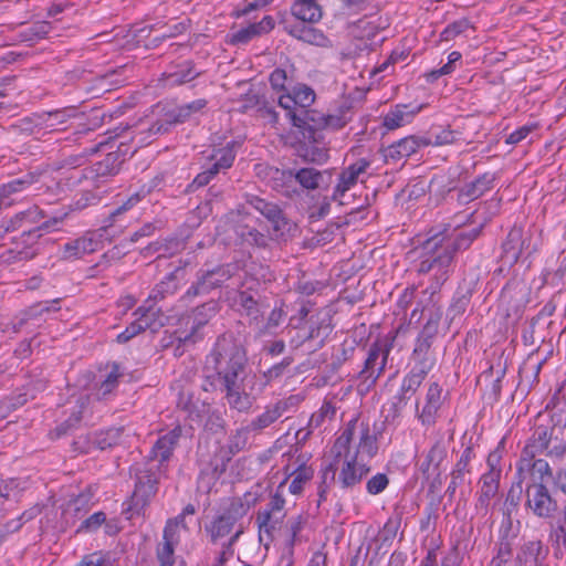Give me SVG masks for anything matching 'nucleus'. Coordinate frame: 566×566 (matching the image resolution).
Masks as SVG:
<instances>
[{"label": "nucleus", "instance_id": "46", "mask_svg": "<svg viewBox=\"0 0 566 566\" xmlns=\"http://www.w3.org/2000/svg\"><path fill=\"white\" fill-rule=\"evenodd\" d=\"M44 217V212L38 206H32L24 211L15 213L12 218L8 220L10 221V224L13 227V230L15 231L21 228H25L34 223H38Z\"/></svg>", "mask_w": 566, "mask_h": 566}, {"label": "nucleus", "instance_id": "58", "mask_svg": "<svg viewBox=\"0 0 566 566\" xmlns=\"http://www.w3.org/2000/svg\"><path fill=\"white\" fill-rule=\"evenodd\" d=\"M293 70L290 72L285 69L277 67L270 74V83L273 90L287 92V84L292 83Z\"/></svg>", "mask_w": 566, "mask_h": 566}, {"label": "nucleus", "instance_id": "31", "mask_svg": "<svg viewBox=\"0 0 566 566\" xmlns=\"http://www.w3.org/2000/svg\"><path fill=\"white\" fill-rule=\"evenodd\" d=\"M496 179L495 174L485 172L478 177L474 181L465 185L459 191V200L462 203H468L483 196L486 191L491 190Z\"/></svg>", "mask_w": 566, "mask_h": 566}, {"label": "nucleus", "instance_id": "45", "mask_svg": "<svg viewBox=\"0 0 566 566\" xmlns=\"http://www.w3.org/2000/svg\"><path fill=\"white\" fill-rule=\"evenodd\" d=\"M543 545L541 541L525 543L516 555V566H537Z\"/></svg>", "mask_w": 566, "mask_h": 566}, {"label": "nucleus", "instance_id": "55", "mask_svg": "<svg viewBox=\"0 0 566 566\" xmlns=\"http://www.w3.org/2000/svg\"><path fill=\"white\" fill-rule=\"evenodd\" d=\"M158 311H155L153 306H140L135 312L138 322H143V324H147V329L157 331L159 327L164 325V323L158 319L157 316Z\"/></svg>", "mask_w": 566, "mask_h": 566}, {"label": "nucleus", "instance_id": "57", "mask_svg": "<svg viewBox=\"0 0 566 566\" xmlns=\"http://www.w3.org/2000/svg\"><path fill=\"white\" fill-rule=\"evenodd\" d=\"M122 376L119 371V366L114 364L112 366V370L107 374L106 378L101 382L97 395L99 398H105L107 395L113 392V390L118 385V379Z\"/></svg>", "mask_w": 566, "mask_h": 566}, {"label": "nucleus", "instance_id": "6", "mask_svg": "<svg viewBox=\"0 0 566 566\" xmlns=\"http://www.w3.org/2000/svg\"><path fill=\"white\" fill-rule=\"evenodd\" d=\"M334 460L322 469V482H336L342 489H352L358 485L370 471L367 461L357 453L344 451L343 457L333 454Z\"/></svg>", "mask_w": 566, "mask_h": 566}, {"label": "nucleus", "instance_id": "37", "mask_svg": "<svg viewBox=\"0 0 566 566\" xmlns=\"http://www.w3.org/2000/svg\"><path fill=\"white\" fill-rule=\"evenodd\" d=\"M200 74L201 71L196 70L191 61H184L164 73V81L168 86H178L197 78Z\"/></svg>", "mask_w": 566, "mask_h": 566}, {"label": "nucleus", "instance_id": "2", "mask_svg": "<svg viewBox=\"0 0 566 566\" xmlns=\"http://www.w3.org/2000/svg\"><path fill=\"white\" fill-rule=\"evenodd\" d=\"M566 403L555 406L547 423H536L521 453L563 459L566 454Z\"/></svg>", "mask_w": 566, "mask_h": 566}, {"label": "nucleus", "instance_id": "51", "mask_svg": "<svg viewBox=\"0 0 566 566\" xmlns=\"http://www.w3.org/2000/svg\"><path fill=\"white\" fill-rule=\"evenodd\" d=\"M120 437L122 429L109 428L107 430L94 433L93 444L101 450H105L117 444L120 440Z\"/></svg>", "mask_w": 566, "mask_h": 566}, {"label": "nucleus", "instance_id": "52", "mask_svg": "<svg viewBox=\"0 0 566 566\" xmlns=\"http://www.w3.org/2000/svg\"><path fill=\"white\" fill-rule=\"evenodd\" d=\"M313 469L310 467H306L304 464L300 465L293 473H292V481L289 484V491L290 493L297 495L303 491V488L307 481H310L313 476Z\"/></svg>", "mask_w": 566, "mask_h": 566}, {"label": "nucleus", "instance_id": "23", "mask_svg": "<svg viewBox=\"0 0 566 566\" xmlns=\"http://www.w3.org/2000/svg\"><path fill=\"white\" fill-rule=\"evenodd\" d=\"M157 478L154 473L142 472L137 475L134 493L132 495V507L143 510L157 492Z\"/></svg>", "mask_w": 566, "mask_h": 566}, {"label": "nucleus", "instance_id": "9", "mask_svg": "<svg viewBox=\"0 0 566 566\" xmlns=\"http://www.w3.org/2000/svg\"><path fill=\"white\" fill-rule=\"evenodd\" d=\"M394 337L377 339L368 349L364 367L358 374V389L369 390L384 374L389 353L392 348Z\"/></svg>", "mask_w": 566, "mask_h": 566}, {"label": "nucleus", "instance_id": "62", "mask_svg": "<svg viewBox=\"0 0 566 566\" xmlns=\"http://www.w3.org/2000/svg\"><path fill=\"white\" fill-rule=\"evenodd\" d=\"M459 134L450 128H443L437 133H432V138H427L431 142L430 145L434 146H443L450 145L457 142Z\"/></svg>", "mask_w": 566, "mask_h": 566}, {"label": "nucleus", "instance_id": "13", "mask_svg": "<svg viewBox=\"0 0 566 566\" xmlns=\"http://www.w3.org/2000/svg\"><path fill=\"white\" fill-rule=\"evenodd\" d=\"M285 486L286 480H284L277 485L275 492L271 496V500L268 504V509L258 513L256 523L260 532L270 534L285 516Z\"/></svg>", "mask_w": 566, "mask_h": 566}, {"label": "nucleus", "instance_id": "61", "mask_svg": "<svg viewBox=\"0 0 566 566\" xmlns=\"http://www.w3.org/2000/svg\"><path fill=\"white\" fill-rule=\"evenodd\" d=\"M389 485V478L385 473H377L368 479L366 490L370 495H377L384 492Z\"/></svg>", "mask_w": 566, "mask_h": 566}, {"label": "nucleus", "instance_id": "40", "mask_svg": "<svg viewBox=\"0 0 566 566\" xmlns=\"http://www.w3.org/2000/svg\"><path fill=\"white\" fill-rule=\"evenodd\" d=\"M426 295H428V297L422 301L426 302L422 312L426 313L428 319L422 329H424L426 334L429 336L437 335L442 317V307L440 305L441 296L439 292L437 293V298L431 297V293H427Z\"/></svg>", "mask_w": 566, "mask_h": 566}, {"label": "nucleus", "instance_id": "34", "mask_svg": "<svg viewBox=\"0 0 566 566\" xmlns=\"http://www.w3.org/2000/svg\"><path fill=\"white\" fill-rule=\"evenodd\" d=\"M431 368L432 363L421 361L405 376L400 386L401 399L409 398L418 390Z\"/></svg>", "mask_w": 566, "mask_h": 566}, {"label": "nucleus", "instance_id": "39", "mask_svg": "<svg viewBox=\"0 0 566 566\" xmlns=\"http://www.w3.org/2000/svg\"><path fill=\"white\" fill-rule=\"evenodd\" d=\"M184 280V271L176 269L167 274L151 291L149 295L150 301H159L169 295H174L180 287Z\"/></svg>", "mask_w": 566, "mask_h": 566}, {"label": "nucleus", "instance_id": "5", "mask_svg": "<svg viewBox=\"0 0 566 566\" xmlns=\"http://www.w3.org/2000/svg\"><path fill=\"white\" fill-rule=\"evenodd\" d=\"M357 453L370 460L378 451L377 439L370 433L369 424L359 421L357 418L352 419L338 438L335 440L331 449V453L336 457H343V452Z\"/></svg>", "mask_w": 566, "mask_h": 566}, {"label": "nucleus", "instance_id": "49", "mask_svg": "<svg viewBox=\"0 0 566 566\" xmlns=\"http://www.w3.org/2000/svg\"><path fill=\"white\" fill-rule=\"evenodd\" d=\"M331 329L329 323L326 319H323L317 327H312L306 336L298 337L297 339L292 338L291 346L298 348L304 342L318 338L319 340L317 346L322 347Z\"/></svg>", "mask_w": 566, "mask_h": 566}, {"label": "nucleus", "instance_id": "25", "mask_svg": "<svg viewBox=\"0 0 566 566\" xmlns=\"http://www.w3.org/2000/svg\"><path fill=\"white\" fill-rule=\"evenodd\" d=\"M282 177L289 181H296L303 190L313 191L324 182V172L314 167L287 169L282 171Z\"/></svg>", "mask_w": 566, "mask_h": 566}, {"label": "nucleus", "instance_id": "28", "mask_svg": "<svg viewBox=\"0 0 566 566\" xmlns=\"http://www.w3.org/2000/svg\"><path fill=\"white\" fill-rule=\"evenodd\" d=\"M33 177L13 179L0 186V211L9 208L21 200L22 192L27 191L33 184Z\"/></svg>", "mask_w": 566, "mask_h": 566}, {"label": "nucleus", "instance_id": "38", "mask_svg": "<svg viewBox=\"0 0 566 566\" xmlns=\"http://www.w3.org/2000/svg\"><path fill=\"white\" fill-rule=\"evenodd\" d=\"M235 305L238 306L241 315L250 318V322L258 323L263 316L265 305L255 298L251 293L247 291L239 292L235 298Z\"/></svg>", "mask_w": 566, "mask_h": 566}, {"label": "nucleus", "instance_id": "24", "mask_svg": "<svg viewBox=\"0 0 566 566\" xmlns=\"http://www.w3.org/2000/svg\"><path fill=\"white\" fill-rule=\"evenodd\" d=\"M77 116L78 111L74 106L54 109L36 115V126L50 132L64 130L67 122Z\"/></svg>", "mask_w": 566, "mask_h": 566}, {"label": "nucleus", "instance_id": "4", "mask_svg": "<svg viewBox=\"0 0 566 566\" xmlns=\"http://www.w3.org/2000/svg\"><path fill=\"white\" fill-rule=\"evenodd\" d=\"M255 501V495L250 492L245 493L243 497L233 499L229 506L207 525L206 531L211 542L226 541L223 544L231 548L243 533L244 527L241 521Z\"/></svg>", "mask_w": 566, "mask_h": 566}, {"label": "nucleus", "instance_id": "20", "mask_svg": "<svg viewBox=\"0 0 566 566\" xmlns=\"http://www.w3.org/2000/svg\"><path fill=\"white\" fill-rule=\"evenodd\" d=\"M480 489L476 493L474 504L475 514L485 517L492 509V500L497 495L500 480H496V473L482 474L480 479Z\"/></svg>", "mask_w": 566, "mask_h": 566}, {"label": "nucleus", "instance_id": "7", "mask_svg": "<svg viewBox=\"0 0 566 566\" xmlns=\"http://www.w3.org/2000/svg\"><path fill=\"white\" fill-rule=\"evenodd\" d=\"M119 156L116 153H109L105 158L90 167L69 170L64 178L67 188L80 187L83 191H90L99 188L109 177L118 174L120 169Z\"/></svg>", "mask_w": 566, "mask_h": 566}, {"label": "nucleus", "instance_id": "63", "mask_svg": "<svg viewBox=\"0 0 566 566\" xmlns=\"http://www.w3.org/2000/svg\"><path fill=\"white\" fill-rule=\"evenodd\" d=\"M147 329V324H143V322H138L137 318L133 321L120 334L117 335V342L120 344H125L130 340L133 337L138 335L139 333Z\"/></svg>", "mask_w": 566, "mask_h": 566}, {"label": "nucleus", "instance_id": "14", "mask_svg": "<svg viewBox=\"0 0 566 566\" xmlns=\"http://www.w3.org/2000/svg\"><path fill=\"white\" fill-rule=\"evenodd\" d=\"M297 401V397L290 396L273 403L266 405L264 410L249 422V428L252 429L253 433L255 434L262 433L265 429L270 428L280 418H282L287 411L294 408Z\"/></svg>", "mask_w": 566, "mask_h": 566}, {"label": "nucleus", "instance_id": "32", "mask_svg": "<svg viewBox=\"0 0 566 566\" xmlns=\"http://www.w3.org/2000/svg\"><path fill=\"white\" fill-rule=\"evenodd\" d=\"M548 541L554 548V555L560 557L566 549V506L558 515L549 518Z\"/></svg>", "mask_w": 566, "mask_h": 566}, {"label": "nucleus", "instance_id": "42", "mask_svg": "<svg viewBox=\"0 0 566 566\" xmlns=\"http://www.w3.org/2000/svg\"><path fill=\"white\" fill-rule=\"evenodd\" d=\"M480 232V228H474L468 232H460L454 238L443 233H436L434 235L441 239L443 244L450 245V253L454 258L458 251L467 250L471 245V243L479 237Z\"/></svg>", "mask_w": 566, "mask_h": 566}, {"label": "nucleus", "instance_id": "26", "mask_svg": "<svg viewBox=\"0 0 566 566\" xmlns=\"http://www.w3.org/2000/svg\"><path fill=\"white\" fill-rule=\"evenodd\" d=\"M277 103L287 112V116L290 117L293 126L300 129V134L311 140H317L315 128L306 123L302 114H298V108L293 93L287 92L286 94L280 95Z\"/></svg>", "mask_w": 566, "mask_h": 566}, {"label": "nucleus", "instance_id": "60", "mask_svg": "<svg viewBox=\"0 0 566 566\" xmlns=\"http://www.w3.org/2000/svg\"><path fill=\"white\" fill-rule=\"evenodd\" d=\"M470 28V22L467 19H461L454 21L447 25V28L441 32L442 41H451L461 33L465 32Z\"/></svg>", "mask_w": 566, "mask_h": 566}, {"label": "nucleus", "instance_id": "54", "mask_svg": "<svg viewBox=\"0 0 566 566\" xmlns=\"http://www.w3.org/2000/svg\"><path fill=\"white\" fill-rule=\"evenodd\" d=\"M250 433H253V431L249 428V423L237 429L229 438L228 447L230 452L235 454L243 450L249 442Z\"/></svg>", "mask_w": 566, "mask_h": 566}, {"label": "nucleus", "instance_id": "17", "mask_svg": "<svg viewBox=\"0 0 566 566\" xmlns=\"http://www.w3.org/2000/svg\"><path fill=\"white\" fill-rule=\"evenodd\" d=\"M516 470L521 482L526 475H530V483H545L546 479L553 480L555 473L545 459H536V455L531 457L524 453H521Z\"/></svg>", "mask_w": 566, "mask_h": 566}, {"label": "nucleus", "instance_id": "21", "mask_svg": "<svg viewBox=\"0 0 566 566\" xmlns=\"http://www.w3.org/2000/svg\"><path fill=\"white\" fill-rule=\"evenodd\" d=\"M206 106L207 101L205 98H199L188 104H185L178 107L174 113H171L169 115V119L158 120L154 123L149 128V132L153 135L164 134L169 129V126H171L172 124L186 122L189 117H191L192 114L202 111Z\"/></svg>", "mask_w": 566, "mask_h": 566}, {"label": "nucleus", "instance_id": "64", "mask_svg": "<svg viewBox=\"0 0 566 566\" xmlns=\"http://www.w3.org/2000/svg\"><path fill=\"white\" fill-rule=\"evenodd\" d=\"M107 553L98 551L84 555L76 566H107Z\"/></svg>", "mask_w": 566, "mask_h": 566}, {"label": "nucleus", "instance_id": "44", "mask_svg": "<svg viewBox=\"0 0 566 566\" xmlns=\"http://www.w3.org/2000/svg\"><path fill=\"white\" fill-rule=\"evenodd\" d=\"M525 238L521 228H513L503 243V250L507 259L516 262L523 254Z\"/></svg>", "mask_w": 566, "mask_h": 566}, {"label": "nucleus", "instance_id": "22", "mask_svg": "<svg viewBox=\"0 0 566 566\" xmlns=\"http://www.w3.org/2000/svg\"><path fill=\"white\" fill-rule=\"evenodd\" d=\"M219 304L216 301H209L192 312V324L190 334L180 336V340L185 344L196 343L201 338L200 329L206 326L211 318H213L219 312Z\"/></svg>", "mask_w": 566, "mask_h": 566}, {"label": "nucleus", "instance_id": "11", "mask_svg": "<svg viewBox=\"0 0 566 566\" xmlns=\"http://www.w3.org/2000/svg\"><path fill=\"white\" fill-rule=\"evenodd\" d=\"M238 272V265L228 263L212 269H200L196 281L186 291L184 298H193L209 294L211 291L222 287Z\"/></svg>", "mask_w": 566, "mask_h": 566}, {"label": "nucleus", "instance_id": "48", "mask_svg": "<svg viewBox=\"0 0 566 566\" xmlns=\"http://www.w3.org/2000/svg\"><path fill=\"white\" fill-rule=\"evenodd\" d=\"M337 408L332 401L325 400L321 408L314 412L308 421V433L317 428H321L326 421L334 419Z\"/></svg>", "mask_w": 566, "mask_h": 566}, {"label": "nucleus", "instance_id": "33", "mask_svg": "<svg viewBox=\"0 0 566 566\" xmlns=\"http://www.w3.org/2000/svg\"><path fill=\"white\" fill-rule=\"evenodd\" d=\"M315 132L317 140H311L301 134L303 140L297 148V154L305 161L324 164L328 159V150L324 146H321V132L317 129H315Z\"/></svg>", "mask_w": 566, "mask_h": 566}, {"label": "nucleus", "instance_id": "35", "mask_svg": "<svg viewBox=\"0 0 566 566\" xmlns=\"http://www.w3.org/2000/svg\"><path fill=\"white\" fill-rule=\"evenodd\" d=\"M420 107L410 109L409 105L397 104L382 117V125L388 130L400 128L412 122Z\"/></svg>", "mask_w": 566, "mask_h": 566}, {"label": "nucleus", "instance_id": "30", "mask_svg": "<svg viewBox=\"0 0 566 566\" xmlns=\"http://www.w3.org/2000/svg\"><path fill=\"white\" fill-rule=\"evenodd\" d=\"M181 437V428L175 427L165 434L160 436L150 451V458L159 463L167 461Z\"/></svg>", "mask_w": 566, "mask_h": 566}, {"label": "nucleus", "instance_id": "27", "mask_svg": "<svg viewBox=\"0 0 566 566\" xmlns=\"http://www.w3.org/2000/svg\"><path fill=\"white\" fill-rule=\"evenodd\" d=\"M238 146V143L231 142L222 147L213 148L208 156L210 164L205 168L206 171H211V177L213 178L221 170L229 169L234 161L237 154L235 148Z\"/></svg>", "mask_w": 566, "mask_h": 566}, {"label": "nucleus", "instance_id": "41", "mask_svg": "<svg viewBox=\"0 0 566 566\" xmlns=\"http://www.w3.org/2000/svg\"><path fill=\"white\" fill-rule=\"evenodd\" d=\"M292 14L302 22L315 23L322 18V10L316 0H295Z\"/></svg>", "mask_w": 566, "mask_h": 566}, {"label": "nucleus", "instance_id": "16", "mask_svg": "<svg viewBox=\"0 0 566 566\" xmlns=\"http://www.w3.org/2000/svg\"><path fill=\"white\" fill-rule=\"evenodd\" d=\"M103 248V233L90 231L84 235L66 242L62 247V258L65 260L81 259L86 254L98 251Z\"/></svg>", "mask_w": 566, "mask_h": 566}, {"label": "nucleus", "instance_id": "19", "mask_svg": "<svg viewBox=\"0 0 566 566\" xmlns=\"http://www.w3.org/2000/svg\"><path fill=\"white\" fill-rule=\"evenodd\" d=\"M442 388L438 382H431L426 394L424 405L419 410V401L416 402V416L423 427H432L437 422L441 407Z\"/></svg>", "mask_w": 566, "mask_h": 566}, {"label": "nucleus", "instance_id": "43", "mask_svg": "<svg viewBox=\"0 0 566 566\" xmlns=\"http://www.w3.org/2000/svg\"><path fill=\"white\" fill-rule=\"evenodd\" d=\"M471 461V449H465L458 462L453 471L451 472V481L446 490V493L452 497L457 491V488L463 483L464 474L469 472V463Z\"/></svg>", "mask_w": 566, "mask_h": 566}, {"label": "nucleus", "instance_id": "47", "mask_svg": "<svg viewBox=\"0 0 566 566\" xmlns=\"http://www.w3.org/2000/svg\"><path fill=\"white\" fill-rule=\"evenodd\" d=\"M234 232L241 239L242 243L258 248H264L266 245V237L253 227L238 224L234 228Z\"/></svg>", "mask_w": 566, "mask_h": 566}, {"label": "nucleus", "instance_id": "1", "mask_svg": "<svg viewBox=\"0 0 566 566\" xmlns=\"http://www.w3.org/2000/svg\"><path fill=\"white\" fill-rule=\"evenodd\" d=\"M247 353L232 335L220 336L206 357L203 367L205 380L202 389L212 391L220 389L224 392L228 406L239 412H248L268 385L280 378L292 364L285 357L262 375L247 373Z\"/></svg>", "mask_w": 566, "mask_h": 566}, {"label": "nucleus", "instance_id": "8", "mask_svg": "<svg viewBox=\"0 0 566 566\" xmlns=\"http://www.w3.org/2000/svg\"><path fill=\"white\" fill-rule=\"evenodd\" d=\"M195 513L196 507L188 504L177 516L167 520L163 530V538L156 546L157 560H177L175 556L176 547L184 537L190 534L186 517Z\"/></svg>", "mask_w": 566, "mask_h": 566}, {"label": "nucleus", "instance_id": "56", "mask_svg": "<svg viewBox=\"0 0 566 566\" xmlns=\"http://www.w3.org/2000/svg\"><path fill=\"white\" fill-rule=\"evenodd\" d=\"M296 106L302 108L301 114L303 115L304 109L310 107L315 101L314 91L306 85L295 86L292 91Z\"/></svg>", "mask_w": 566, "mask_h": 566}, {"label": "nucleus", "instance_id": "36", "mask_svg": "<svg viewBox=\"0 0 566 566\" xmlns=\"http://www.w3.org/2000/svg\"><path fill=\"white\" fill-rule=\"evenodd\" d=\"M447 457L446 447L441 442H436L424 455L420 464V471L426 479L441 473L440 465Z\"/></svg>", "mask_w": 566, "mask_h": 566}, {"label": "nucleus", "instance_id": "15", "mask_svg": "<svg viewBox=\"0 0 566 566\" xmlns=\"http://www.w3.org/2000/svg\"><path fill=\"white\" fill-rule=\"evenodd\" d=\"M248 205L268 219L271 223L272 233L275 238H281L286 233H290L293 229V223L285 218L283 211L277 205L268 202L256 196L250 197L248 199Z\"/></svg>", "mask_w": 566, "mask_h": 566}, {"label": "nucleus", "instance_id": "59", "mask_svg": "<svg viewBox=\"0 0 566 566\" xmlns=\"http://www.w3.org/2000/svg\"><path fill=\"white\" fill-rule=\"evenodd\" d=\"M305 524V518L302 515H297L291 517L287 522V538L285 539V544L294 545L298 542V534L303 530Z\"/></svg>", "mask_w": 566, "mask_h": 566}, {"label": "nucleus", "instance_id": "18", "mask_svg": "<svg viewBox=\"0 0 566 566\" xmlns=\"http://www.w3.org/2000/svg\"><path fill=\"white\" fill-rule=\"evenodd\" d=\"M369 166L370 161L368 159L360 158L346 167L339 174L338 182L333 192V199L343 203L342 200L345 193L360 180V177L366 174Z\"/></svg>", "mask_w": 566, "mask_h": 566}, {"label": "nucleus", "instance_id": "10", "mask_svg": "<svg viewBox=\"0 0 566 566\" xmlns=\"http://www.w3.org/2000/svg\"><path fill=\"white\" fill-rule=\"evenodd\" d=\"M67 213L54 214L52 218L42 222V224L33 230L24 231L20 238L12 239V248L7 251V255L2 254L7 262L12 261H27L33 259L39 253V248L35 247L41 234L39 230L55 229L57 224L62 223Z\"/></svg>", "mask_w": 566, "mask_h": 566}, {"label": "nucleus", "instance_id": "29", "mask_svg": "<svg viewBox=\"0 0 566 566\" xmlns=\"http://www.w3.org/2000/svg\"><path fill=\"white\" fill-rule=\"evenodd\" d=\"M431 144L427 138H420L416 136H408L400 139L397 143L390 145L385 154L387 159L398 161L402 158L410 157L416 154L421 147L429 146Z\"/></svg>", "mask_w": 566, "mask_h": 566}, {"label": "nucleus", "instance_id": "3", "mask_svg": "<svg viewBox=\"0 0 566 566\" xmlns=\"http://www.w3.org/2000/svg\"><path fill=\"white\" fill-rule=\"evenodd\" d=\"M450 251V245L443 244L434 234L421 244L418 273L431 274L432 281L423 295L431 293V297L437 298V293L453 272L454 258Z\"/></svg>", "mask_w": 566, "mask_h": 566}, {"label": "nucleus", "instance_id": "50", "mask_svg": "<svg viewBox=\"0 0 566 566\" xmlns=\"http://www.w3.org/2000/svg\"><path fill=\"white\" fill-rule=\"evenodd\" d=\"M352 34L361 40H371L379 32V25L369 18L359 19L350 28Z\"/></svg>", "mask_w": 566, "mask_h": 566}, {"label": "nucleus", "instance_id": "53", "mask_svg": "<svg viewBox=\"0 0 566 566\" xmlns=\"http://www.w3.org/2000/svg\"><path fill=\"white\" fill-rule=\"evenodd\" d=\"M436 337V335H428L426 334V331L422 329L416 340V345L413 348V357L418 360V364L421 361L426 363H432L431 359L428 358V353L432 344V339Z\"/></svg>", "mask_w": 566, "mask_h": 566}, {"label": "nucleus", "instance_id": "12", "mask_svg": "<svg viewBox=\"0 0 566 566\" xmlns=\"http://www.w3.org/2000/svg\"><path fill=\"white\" fill-rule=\"evenodd\" d=\"M526 507L539 518L549 520L563 511L545 483H527Z\"/></svg>", "mask_w": 566, "mask_h": 566}]
</instances>
